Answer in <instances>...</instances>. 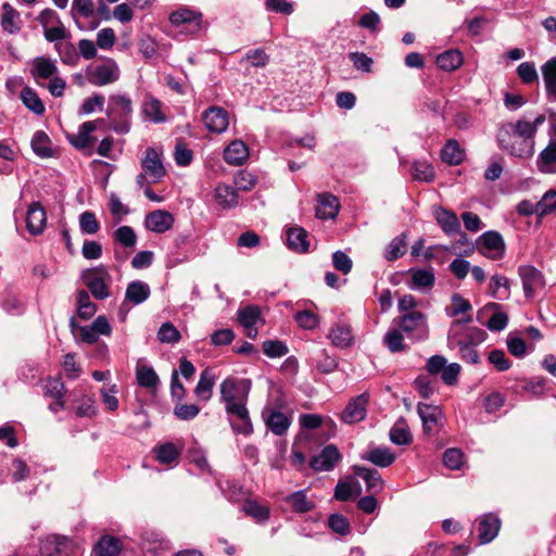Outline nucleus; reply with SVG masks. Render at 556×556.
Masks as SVG:
<instances>
[{
	"mask_svg": "<svg viewBox=\"0 0 556 556\" xmlns=\"http://www.w3.org/2000/svg\"><path fill=\"white\" fill-rule=\"evenodd\" d=\"M522 281L523 292L527 298H532L539 290L543 289L545 281L542 273L531 265H523L518 268Z\"/></svg>",
	"mask_w": 556,
	"mask_h": 556,
	"instance_id": "11",
	"label": "nucleus"
},
{
	"mask_svg": "<svg viewBox=\"0 0 556 556\" xmlns=\"http://www.w3.org/2000/svg\"><path fill=\"white\" fill-rule=\"evenodd\" d=\"M307 236V231L302 227L289 228L287 231V244L289 249L298 253L307 252L309 248Z\"/></svg>",
	"mask_w": 556,
	"mask_h": 556,
	"instance_id": "30",
	"label": "nucleus"
},
{
	"mask_svg": "<svg viewBox=\"0 0 556 556\" xmlns=\"http://www.w3.org/2000/svg\"><path fill=\"white\" fill-rule=\"evenodd\" d=\"M328 337L331 342L339 348L349 346L353 340L351 329L343 325L332 327Z\"/></svg>",
	"mask_w": 556,
	"mask_h": 556,
	"instance_id": "47",
	"label": "nucleus"
},
{
	"mask_svg": "<svg viewBox=\"0 0 556 556\" xmlns=\"http://www.w3.org/2000/svg\"><path fill=\"white\" fill-rule=\"evenodd\" d=\"M20 98L23 104L36 115H42L46 112L43 102L33 88L23 87Z\"/></svg>",
	"mask_w": 556,
	"mask_h": 556,
	"instance_id": "37",
	"label": "nucleus"
},
{
	"mask_svg": "<svg viewBox=\"0 0 556 556\" xmlns=\"http://www.w3.org/2000/svg\"><path fill=\"white\" fill-rule=\"evenodd\" d=\"M341 459L336 445L329 444L318 454L312 457L309 465L315 471H329Z\"/></svg>",
	"mask_w": 556,
	"mask_h": 556,
	"instance_id": "15",
	"label": "nucleus"
},
{
	"mask_svg": "<svg viewBox=\"0 0 556 556\" xmlns=\"http://www.w3.org/2000/svg\"><path fill=\"white\" fill-rule=\"evenodd\" d=\"M464 59L463 54L458 50H448L438 55V66L446 72H453L460 67Z\"/></svg>",
	"mask_w": 556,
	"mask_h": 556,
	"instance_id": "39",
	"label": "nucleus"
},
{
	"mask_svg": "<svg viewBox=\"0 0 556 556\" xmlns=\"http://www.w3.org/2000/svg\"><path fill=\"white\" fill-rule=\"evenodd\" d=\"M113 238L116 242L125 248H134L137 242V236L130 226H121L114 233Z\"/></svg>",
	"mask_w": 556,
	"mask_h": 556,
	"instance_id": "54",
	"label": "nucleus"
},
{
	"mask_svg": "<svg viewBox=\"0 0 556 556\" xmlns=\"http://www.w3.org/2000/svg\"><path fill=\"white\" fill-rule=\"evenodd\" d=\"M541 71L546 94L549 99L556 101V56L545 62L542 65Z\"/></svg>",
	"mask_w": 556,
	"mask_h": 556,
	"instance_id": "34",
	"label": "nucleus"
},
{
	"mask_svg": "<svg viewBox=\"0 0 556 556\" xmlns=\"http://www.w3.org/2000/svg\"><path fill=\"white\" fill-rule=\"evenodd\" d=\"M242 511L258 522L268 520L270 516V510L267 506L253 500H248L243 503Z\"/></svg>",
	"mask_w": 556,
	"mask_h": 556,
	"instance_id": "42",
	"label": "nucleus"
},
{
	"mask_svg": "<svg viewBox=\"0 0 556 556\" xmlns=\"http://www.w3.org/2000/svg\"><path fill=\"white\" fill-rule=\"evenodd\" d=\"M262 416L266 427L276 435H283L291 425V418L273 406L264 407Z\"/></svg>",
	"mask_w": 556,
	"mask_h": 556,
	"instance_id": "13",
	"label": "nucleus"
},
{
	"mask_svg": "<svg viewBox=\"0 0 556 556\" xmlns=\"http://www.w3.org/2000/svg\"><path fill=\"white\" fill-rule=\"evenodd\" d=\"M2 13L0 24L4 31L16 34L22 28V20L20 12L15 10L9 2L2 4Z\"/></svg>",
	"mask_w": 556,
	"mask_h": 556,
	"instance_id": "26",
	"label": "nucleus"
},
{
	"mask_svg": "<svg viewBox=\"0 0 556 556\" xmlns=\"http://www.w3.org/2000/svg\"><path fill=\"white\" fill-rule=\"evenodd\" d=\"M501 527L500 519L492 515H485L478 525V538L482 544L491 542L498 533Z\"/></svg>",
	"mask_w": 556,
	"mask_h": 556,
	"instance_id": "27",
	"label": "nucleus"
},
{
	"mask_svg": "<svg viewBox=\"0 0 556 556\" xmlns=\"http://www.w3.org/2000/svg\"><path fill=\"white\" fill-rule=\"evenodd\" d=\"M141 167L151 178V182H157L165 176V167L162 162V154L154 148H148L141 161Z\"/></svg>",
	"mask_w": 556,
	"mask_h": 556,
	"instance_id": "12",
	"label": "nucleus"
},
{
	"mask_svg": "<svg viewBox=\"0 0 556 556\" xmlns=\"http://www.w3.org/2000/svg\"><path fill=\"white\" fill-rule=\"evenodd\" d=\"M328 526L340 535L349 534L351 529L349 520L341 514H332L328 519Z\"/></svg>",
	"mask_w": 556,
	"mask_h": 556,
	"instance_id": "63",
	"label": "nucleus"
},
{
	"mask_svg": "<svg viewBox=\"0 0 556 556\" xmlns=\"http://www.w3.org/2000/svg\"><path fill=\"white\" fill-rule=\"evenodd\" d=\"M136 376L138 384L143 388L153 389L156 388L160 382L159 376L154 369L149 366L138 367Z\"/></svg>",
	"mask_w": 556,
	"mask_h": 556,
	"instance_id": "50",
	"label": "nucleus"
},
{
	"mask_svg": "<svg viewBox=\"0 0 556 556\" xmlns=\"http://www.w3.org/2000/svg\"><path fill=\"white\" fill-rule=\"evenodd\" d=\"M517 74L523 84L530 85L539 80L534 63L522 62L517 67Z\"/></svg>",
	"mask_w": 556,
	"mask_h": 556,
	"instance_id": "60",
	"label": "nucleus"
},
{
	"mask_svg": "<svg viewBox=\"0 0 556 556\" xmlns=\"http://www.w3.org/2000/svg\"><path fill=\"white\" fill-rule=\"evenodd\" d=\"M339 201L330 193H320L317 195V204L315 207L316 216L320 219L334 218L339 212Z\"/></svg>",
	"mask_w": 556,
	"mask_h": 556,
	"instance_id": "23",
	"label": "nucleus"
},
{
	"mask_svg": "<svg viewBox=\"0 0 556 556\" xmlns=\"http://www.w3.org/2000/svg\"><path fill=\"white\" fill-rule=\"evenodd\" d=\"M169 21L175 26L187 25L194 33L201 28L202 14L188 8H179L170 14Z\"/></svg>",
	"mask_w": 556,
	"mask_h": 556,
	"instance_id": "16",
	"label": "nucleus"
},
{
	"mask_svg": "<svg viewBox=\"0 0 556 556\" xmlns=\"http://www.w3.org/2000/svg\"><path fill=\"white\" fill-rule=\"evenodd\" d=\"M490 294L493 298L506 299L509 296V280L505 276L494 275L489 285Z\"/></svg>",
	"mask_w": 556,
	"mask_h": 556,
	"instance_id": "48",
	"label": "nucleus"
},
{
	"mask_svg": "<svg viewBox=\"0 0 556 556\" xmlns=\"http://www.w3.org/2000/svg\"><path fill=\"white\" fill-rule=\"evenodd\" d=\"M283 501L296 514H305L315 508V503L307 497L305 490L295 491L287 495Z\"/></svg>",
	"mask_w": 556,
	"mask_h": 556,
	"instance_id": "31",
	"label": "nucleus"
},
{
	"mask_svg": "<svg viewBox=\"0 0 556 556\" xmlns=\"http://www.w3.org/2000/svg\"><path fill=\"white\" fill-rule=\"evenodd\" d=\"M47 223V215L45 208L39 202H33L27 210L26 227L27 230L38 236L43 232Z\"/></svg>",
	"mask_w": 556,
	"mask_h": 556,
	"instance_id": "19",
	"label": "nucleus"
},
{
	"mask_svg": "<svg viewBox=\"0 0 556 556\" xmlns=\"http://www.w3.org/2000/svg\"><path fill=\"white\" fill-rule=\"evenodd\" d=\"M132 101L126 94H111L106 108L110 128L117 134H127L130 129Z\"/></svg>",
	"mask_w": 556,
	"mask_h": 556,
	"instance_id": "3",
	"label": "nucleus"
},
{
	"mask_svg": "<svg viewBox=\"0 0 556 556\" xmlns=\"http://www.w3.org/2000/svg\"><path fill=\"white\" fill-rule=\"evenodd\" d=\"M471 309V304L468 300L463 298L460 294L455 293L452 295L451 305L446 308V314L451 317H455L459 314L466 313Z\"/></svg>",
	"mask_w": 556,
	"mask_h": 556,
	"instance_id": "58",
	"label": "nucleus"
},
{
	"mask_svg": "<svg viewBox=\"0 0 556 556\" xmlns=\"http://www.w3.org/2000/svg\"><path fill=\"white\" fill-rule=\"evenodd\" d=\"M77 312L81 319L91 318L97 312V305L90 301L89 293L86 290H79L76 296Z\"/></svg>",
	"mask_w": 556,
	"mask_h": 556,
	"instance_id": "43",
	"label": "nucleus"
},
{
	"mask_svg": "<svg viewBox=\"0 0 556 556\" xmlns=\"http://www.w3.org/2000/svg\"><path fill=\"white\" fill-rule=\"evenodd\" d=\"M200 413V407L195 404L177 403L174 407V415L179 420H192Z\"/></svg>",
	"mask_w": 556,
	"mask_h": 556,
	"instance_id": "61",
	"label": "nucleus"
},
{
	"mask_svg": "<svg viewBox=\"0 0 556 556\" xmlns=\"http://www.w3.org/2000/svg\"><path fill=\"white\" fill-rule=\"evenodd\" d=\"M29 73L34 81L40 87H47L53 97L60 98L64 94L66 81L59 75L60 71L55 59L46 55L34 58L30 62Z\"/></svg>",
	"mask_w": 556,
	"mask_h": 556,
	"instance_id": "2",
	"label": "nucleus"
},
{
	"mask_svg": "<svg viewBox=\"0 0 556 556\" xmlns=\"http://www.w3.org/2000/svg\"><path fill=\"white\" fill-rule=\"evenodd\" d=\"M441 159L450 165H458L464 159V152L458 142L450 139L441 150Z\"/></svg>",
	"mask_w": 556,
	"mask_h": 556,
	"instance_id": "41",
	"label": "nucleus"
},
{
	"mask_svg": "<svg viewBox=\"0 0 556 556\" xmlns=\"http://www.w3.org/2000/svg\"><path fill=\"white\" fill-rule=\"evenodd\" d=\"M354 473L366 482V489L370 494H378L383 489V480L376 469L363 466H354Z\"/></svg>",
	"mask_w": 556,
	"mask_h": 556,
	"instance_id": "25",
	"label": "nucleus"
},
{
	"mask_svg": "<svg viewBox=\"0 0 556 556\" xmlns=\"http://www.w3.org/2000/svg\"><path fill=\"white\" fill-rule=\"evenodd\" d=\"M383 343L392 353L403 352L407 349L404 343L403 331L400 328L390 329L383 337Z\"/></svg>",
	"mask_w": 556,
	"mask_h": 556,
	"instance_id": "44",
	"label": "nucleus"
},
{
	"mask_svg": "<svg viewBox=\"0 0 556 556\" xmlns=\"http://www.w3.org/2000/svg\"><path fill=\"white\" fill-rule=\"evenodd\" d=\"M434 273L432 269L412 270L410 288L416 290H428L434 285Z\"/></svg>",
	"mask_w": 556,
	"mask_h": 556,
	"instance_id": "40",
	"label": "nucleus"
},
{
	"mask_svg": "<svg viewBox=\"0 0 556 556\" xmlns=\"http://www.w3.org/2000/svg\"><path fill=\"white\" fill-rule=\"evenodd\" d=\"M412 176L415 180L430 182L434 179V170L428 162L416 161L412 165Z\"/></svg>",
	"mask_w": 556,
	"mask_h": 556,
	"instance_id": "51",
	"label": "nucleus"
},
{
	"mask_svg": "<svg viewBox=\"0 0 556 556\" xmlns=\"http://www.w3.org/2000/svg\"><path fill=\"white\" fill-rule=\"evenodd\" d=\"M61 61L66 65H75L79 60V54L72 42H56L54 45Z\"/></svg>",
	"mask_w": 556,
	"mask_h": 556,
	"instance_id": "49",
	"label": "nucleus"
},
{
	"mask_svg": "<svg viewBox=\"0 0 556 556\" xmlns=\"http://www.w3.org/2000/svg\"><path fill=\"white\" fill-rule=\"evenodd\" d=\"M202 121L208 131L216 134L224 132L229 125L228 113L219 106H211L205 110Z\"/></svg>",
	"mask_w": 556,
	"mask_h": 556,
	"instance_id": "14",
	"label": "nucleus"
},
{
	"mask_svg": "<svg viewBox=\"0 0 556 556\" xmlns=\"http://www.w3.org/2000/svg\"><path fill=\"white\" fill-rule=\"evenodd\" d=\"M539 216L552 213L556 208V190H548L538 202Z\"/></svg>",
	"mask_w": 556,
	"mask_h": 556,
	"instance_id": "64",
	"label": "nucleus"
},
{
	"mask_svg": "<svg viewBox=\"0 0 556 556\" xmlns=\"http://www.w3.org/2000/svg\"><path fill=\"white\" fill-rule=\"evenodd\" d=\"M83 279L96 299L104 300L109 298V283L111 281V276L104 266H98L86 270L83 274Z\"/></svg>",
	"mask_w": 556,
	"mask_h": 556,
	"instance_id": "6",
	"label": "nucleus"
},
{
	"mask_svg": "<svg viewBox=\"0 0 556 556\" xmlns=\"http://www.w3.org/2000/svg\"><path fill=\"white\" fill-rule=\"evenodd\" d=\"M150 287L148 283L136 280L131 281L125 292V298L135 305L141 304L150 296Z\"/></svg>",
	"mask_w": 556,
	"mask_h": 556,
	"instance_id": "36",
	"label": "nucleus"
},
{
	"mask_svg": "<svg viewBox=\"0 0 556 556\" xmlns=\"http://www.w3.org/2000/svg\"><path fill=\"white\" fill-rule=\"evenodd\" d=\"M536 167L543 174H556V139H551L536 157Z\"/></svg>",
	"mask_w": 556,
	"mask_h": 556,
	"instance_id": "22",
	"label": "nucleus"
},
{
	"mask_svg": "<svg viewBox=\"0 0 556 556\" xmlns=\"http://www.w3.org/2000/svg\"><path fill=\"white\" fill-rule=\"evenodd\" d=\"M435 219L446 235H456L460 231V224L456 214L448 210L438 208Z\"/></svg>",
	"mask_w": 556,
	"mask_h": 556,
	"instance_id": "33",
	"label": "nucleus"
},
{
	"mask_svg": "<svg viewBox=\"0 0 556 556\" xmlns=\"http://www.w3.org/2000/svg\"><path fill=\"white\" fill-rule=\"evenodd\" d=\"M463 462L464 453L459 448H447L443 454V463L448 469H459Z\"/></svg>",
	"mask_w": 556,
	"mask_h": 556,
	"instance_id": "62",
	"label": "nucleus"
},
{
	"mask_svg": "<svg viewBox=\"0 0 556 556\" xmlns=\"http://www.w3.org/2000/svg\"><path fill=\"white\" fill-rule=\"evenodd\" d=\"M417 412L422 421L425 433L429 435L434 434L437 432L439 417L442 414L441 409L435 405L419 403L417 405Z\"/></svg>",
	"mask_w": 556,
	"mask_h": 556,
	"instance_id": "21",
	"label": "nucleus"
},
{
	"mask_svg": "<svg viewBox=\"0 0 556 556\" xmlns=\"http://www.w3.org/2000/svg\"><path fill=\"white\" fill-rule=\"evenodd\" d=\"M122 548L121 539L113 535H103L97 542L94 552L98 556H117Z\"/></svg>",
	"mask_w": 556,
	"mask_h": 556,
	"instance_id": "35",
	"label": "nucleus"
},
{
	"mask_svg": "<svg viewBox=\"0 0 556 556\" xmlns=\"http://www.w3.org/2000/svg\"><path fill=\"white\" fill-rule=\"evenodd\" d=\"M250 390V380L228 377L219 384L220 400L225 405L248 402Z\"/></svg>",
	"mask_w": 556,
	"mask_h": 556,
	"instance_id": "5",
	"label": "nucleus"
},
{
	"mask_svg": "<svg viewBox=\"0 0 556 556\" xmlns=\"http://www.w3.org/2000/svg\"><path fill=\"white\" fill-rule=\"evenodd\" d=\"M250 62L254 67H265L269 63V55L264 49H254L248 51L241 59L240 63Z\"/></svg>",
	"mask_w": 556,
	"mask_h": 556,
	"instance_id": "57",
	"label": "nucleus"
},
{
	"mask_svg": "<svg viewBox=\"0 0 556 556\" xmlns=\"http://www.w3.org/2000/svg\"><path fill=\"white\" fill-rule=\"evenodd\" d=\"M261 318V309L256 305H249L238 313V320L244 328L255 326Z\"/></svg>",
	"mask_w": 556,
	"mask_h": 556,
	"instance_id": "53",
	"label": "nucleus"
},
{
	"mask_svg": "<svg viewBox=\"0 0 556 556\" xmlns=\"http://www.w3.org/2000/svg\"><path fill=\"white\" fill-rule=\"evenodd\" d=\"M79 228L83 233L94 235L100 230V224L96 214L90 211H85L79 216Z\"/></svg>",
	"mask_w": 556,
	"mask_h": 556,
	"instance_id": "55",
	"label": "nucleus"
},
{
	"mask_svg": "<svg viewBox=\"0 0 556 556\" xmlns=\"http://www.w3.org/2000/svg\"><path fill=\"white\" fill-rule=\"evenodd\" d=\"M181 336L177 328L170 323H164L157 331V339L162 343H177Z\"/></svg>",
	"mask_w": 556,
	"mask_h": 556,
	"instance_id": "59",
	"label": "nucleus"
},
{
	"mask_svg": "<svg viewBox=\"0 0 556 556\" xmlns=\"http://www.w3.org/2000/svg\"><path fill=\"white\" fill-rule=\"evenodd\" d=\"M394 323L412 340L424 341L428 338L427 316L421 312L400 315L394 319Z\"/></svg>",
	"mask_w": 556,
	"mask_h": 556,
	"instance_id": "4",
	"label": "nucleus"
},
{
	"mask_svg": "<svg viewBox=\"0 0 556 556\" xmlns=\"http://www.w3.org/2000/svg\"><path fill=\"white\" fill-rule=\"evenodd\" d=\"M406 251V241H405V235L402 233L399 237H395L391 240V242L388 244L384 257L388 261H396L401 256L405 254Z\"/></svg>",
	"mask_w": 556,
	"mask_h": 556,
	"instance_id": "52",
	"label": "nucleus"
},
{
	"mask_svg": "<svg viewBox=\"0 0 556 556\" xmlns=\"http://www.w3.org/2000/svg\"><path fill=\"white\" fill-rule=\"evenodd\" d=\"M225 410L230 416V424L233 431L244 435L252 433L253 426L247 408V402L225 405Z\"/></svg>",
	"mask_w": 556,
	"mask_h": 556,
	"instance_id": "7",
	"label": "nucleus"
},
{
	"mask_svg": "<svg viewBox=\"0 0 556 556\" xmlns=\"http://www.w3.org/2000/svg\"><path fill=\"white\" fill-rule=\"evenodd\" d=\"M174 220L172 213L155 210L147 215L146 227L153 232L163 233L173 227Z\"/></svg>",
	"mask_w": 556,
	"mask_h": 556,
	"instance_id": "20",
	"label": "nucleus"
},
{
	"mask_svg": "<svg viewBox=\"0 0 556 556\" xmlns=\"http://www.w3.org/2000/svg\"><path fill=\"white\" fill-rule=\"evenodd\" d=\"M214 384H215L214 374L212 372L211 369L205 368L200 375V379L194 389V394L197 395V397L199 400L207 402L211 400V397L213 395Z\"/></svg>",
	"mask_w": 556,
	"mask_h": 556,
	"instance_id": "32",
	"label": "nucleus"
},
{
	"mask_svg": "<svg viewBox=\"0 0 556 556\" xmlns=\"http://www.w3.org/2000/svg\"><path fill=\"white\" fill-rule=\"evenodd\" d=\"M545 119L544 114H538L533 121L521 117L516 122L501 123L496 134L500 149L515 157H532L538 129L545 123Z\"/></svg>",
	"mask_w": 556,
	"mask_h": 556,
	"instance_id": "1",
	"label": "nucleus"
},
{
	"mask_svg": "<svg viewBox=\"0 0 556 556\" xmlns=\"http://www.w3.org/2000/svg\"><path fill=\"white\" fill-rule=\"evenodd\" d=\"M33 151L40 157L52 156V149L50 147V139L46 132L38 130L34 134L31 139Z\"/></svg>",
	"mask_w": 556,
	"mask_h": 556,
	"instance_id": "46",
	"label": "nucleus"
},
{
	"mask_svg": "<svg viewBox=\"0 0 556 556\" xmlns=\"http://www.w3.org/2000/svg\"><path fill=\"white\" fill-rule=\"evenodd\" d=\"M71 15L76 25L80 29H94L98 27L99 22H91L90 25H84L80 18H91L94 15V4L92 0H73Z\"/></svg>",
	"mask_w": 556,
	"mask_h": 556,
	"instance_id": "17",
	"label": "nucleus"
},
{
	"mask_svg": "<svg viewBox=\"0 0 556 556\" xmlns=\"http://www.w3.org/2000/svg\"><path fill=\"white\" fill-rule=\"evenodd\" d=\"M182 446L174 442H164L153 447L155 459L162 464L174 467L178 464Z\"/></svg>",
	"mask_w": 556,
	"mask_h": 556,
	"instance_id": "18",
	"label": "nucleus"
},
{
	"mask_svg": "<svg viewBox=\"0 0 556 556\" xmlns=\"http://www.w3.org/2000/svg\"><path fill=\"white\" fill-rule=\"evenodd\" d=\"M73 546V542L67 536L49 535L40 543V552L43 555L52 556L59 553H67Z\"/></svg>",
	"mask_w": 556,
	"mask_h": 556,
	"instance_id": "24",
	"label": "nucleus"
},
{
	"mask_svg": "<svg viewBox=\"0 0 556 556\" xmlns=\"http://www.w3.org/2000/svg\"><path fill=\"white\" fill-rule=\"evenodd\" d=\"M390 440L396 445H408L412 441L410 431L404 420H399L390 430Z\"/></svg>",
	"mask_w": 556,
	"mask_h": 556,
	"instance_id": "45",
	"label": "nucleus"
},
{
	"mask_svg": "<svg viewBox=\"0 0 556 556\" xmlns=\"http://www.w3.org/2000/svg\"><path fill=\"white\" fill-rule=\"evenodd\" d=\"M437 381L427 375H419L414 381V388L424 399H429L435 390Z\"/></svg>",
	"mask_w": 556,
	"mask_h": 556,
	"instance_id": "56",
	"label": "nucleus"
},
{
	"mask_svg": "<svg viewBox=\"0 0 556 556\" xmlns=\"http://www.w3.org/2000/svg\"><path fill=\"white\" fill-rule=\"evenodd\" d=\"M249 156V150L243 141L235 140L224 150V160L229 165L240 166Z\"/></svg>",
	"mask_w": 556,
	"mask_h": 556,
	"instance_id": "28",
	"label": "nucleus"
},
{
	"mask_svg": "<svg viewBox=\"0 0 556 556\" xmlns=\"http://www.w3.org/2000/svg\"><path fill=\"white\" fill-rule=\"evenodd\" d=\"M478 250L491 260H500L504 255L505 243L496 231H486L478 240Z\"/></svg>",
	"mask_w": 556,
	"mask_h": 556,
	"instance_id": "10",
	"label": "nucleus"
},
{
	"mask_svg": "<svg viewBox=\"0 0 556 556\" xmlns=\"http://www.w3.org/2000/svg\"><path fill=\"white\" fill-rule=\"evenodd\" d=\"M119 77V70L113 60H108L102 64L87 71V79L93 86H105L116 81Z\"/></svg>",
	"mask_w": 556,
	"mask_h": 556,
	"instance_id": "8",
	"label": "nucleus"
},
{
	"mask_svg": "<svg viewBox=\"0 0 556 556\" xmlns=\"http://www.w3.org/2000/svg\"><path fill=\"white\" fill-rule=\"evenodd\" d=\"M215 200L223 208L236 207L239 203L238 190L226 184H219L215 188Z\"/></svg>",
	"mask_w": 556,
	"mask_h": 556,
	"instance_id": "29",
	"label": "nucleus"
},
{
	"mask_svg": "<svg viewBox=\"0 0 556 556\" xmlns=\"http://www.w3.org/2000/svg\"><path fill=\"white\" fill-rule=\"evenodd\" d=\"M364 459L369 460L379 467H389L395 460V455L389 447H375L367 452Z\"/></svg>",
	"mask_w": 556,
	"mask_h": 556,
	"instance_id": "38",
	"label": "nucleus"
},
{
	"mask_svg": "<svg viewBox=\"0 0 556 556\" xmlns=\"http://www.w3.org/2000/svg\"><path fill=\"white\" fill-rule=\"evenodd\" d=\"M369 400L368 392L352 397L341 413V420L349 425L363 421L367 415Z\"/></svg>",
	"mask_w": 556,
	"mask_h": 556,
	"instance_id": "9",
	"label": "nucleus"
}]
</instances>
